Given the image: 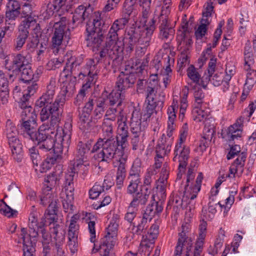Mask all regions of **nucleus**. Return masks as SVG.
<instances>
[{"instance_id": "nucleus-3", "label": "nucleus", "mask_w": 256, "mask_h": 256, "mask_svg": "<svg viewBox=\"0 0 256 256\" xmlns=\"http://www.w3.org/2000/svg\"><path fill=\"white\" fill-rule=\"evenodd\" d=\"M64 60H66V66L60 73V82L62 84V93L56 97L54 102L52 103L55 94L56 86L54 82H50L47 86L46 93L36 103V106L40 108H44L56 104V105L58 106L60 113V119L62 116L60 106L64 104L66 96H72L75 90L76 78L74 72L76 70L77 66L79 65L75 57L72 56V52L66 53L64 56Z\"/></svg>"}, {"instance_id": "nucleus-5", "label": "nucleus", "mask_w": 256, "mask_h": 256, "mask_svg": "<svg viewBox=\"0 0 256 256\" xmlns=\"http://www.w3.org/2000/svg\"><path fill=\"white\" fill-rule=\"evenodd\" d=\"M188 92H183L182 97L179 98L177 95L173 96V102L171 106L168 107L167 114L168 116L167 136L170 138L175 130L176 125L174 123L176 118V112L180 102V110L179 118L182 120L184 116V114L188 108L187 102Z\"/></svg>"}, {"instance_id": "nucleus-7", "label": "nucleus", "mask_w": 256, "mask_h": 256, "mask_svg": "<svg viewBox=\"0 0 256 256\" xmlns=\"http://www.w3.org/2000/svg\"><path fill=\"white\" fill-rule=\"evenodd\" d=\"M118 142L114 140L100 138L94 146L92 152L94 158L99 162L111 160L115 155Z\"/></svg>"}, {"instance_id": "nucleus-56", "label": "nucleus", "mask_w": 256, "mask_h": 256, "mask_svg": "<svg viewBox=\"0 0 256 256\" xmlns=\"http://www.w3.org/2000/svg\"><path fill=\"white\" fill-rule=\"evenodd\" d=\"M146 195L143 196L142 194L140 196H136L130 202L128 209L130 210V211L132 210L138 212V203L144 204L146 200Z\"/></svg>"}, {"instance_id": "nucleus-19", "label": "nucleus", "mask_w": 256, "mask_h": 256, "mask_svg": "<svg viewBox=\"0 0 256 256\" xmlns=\"http://www.w3.org/2000/svg\"><path fill=\"white\" fill-rule=\"evenodd\" d=\"M201 70L193 65H190L186 70V74L192 82L206 88L210 82V78L206 72H204L202 76H201Z\"/></svg>"}, {"instance_id": "nucleus-45", "label": "nucleus", "mask_w": 256, "mask_h": 256, "mask_svg": "<svg viewBox=\"0 0 256 256\" xmlns=\"http://www.w3.org/2000/svg\"><path fill=\"white\" fill-rule=\"evenodd\" d=\"M244 69L248 70L254 63V59L253 56L252 50L249 42L246 44L244 50Z\"/></svg>"}, {"instance_id": "nucleus-61", "label": "nucleus", "mask_w": 256, "mask_h": 256, "mask_svg": "<svg viewBox=\"0 0 256 256\" xmlns=\"http://www.w3.org/2000/svg\"><path fill=\"white\" fill-rule=\"evenodd\" d=\"M218 204H212V202L208 203V214H207L206 210H202V212L204 218L206 220H210L212 218L214 214L216 212V206Z\"/></svg>"}, {"instance_id": "nucleus-39", "label": "nucleus", "mask_w": 256, "mask_h": 256, "mask_svg": "<svg viewBox=\"0 0 256 256\" xmlns=\"http://www.w3.org/2000/svg\"><path fill=\"white\" fill-rule=\"evenodd\" d=\"M225 237V232L220 228L218 234L214 242V245L210 246L208 249V253L212 256H216L220 250L223 245L224 240Z\"/></svg>"}, {"instance_id": "nucleus-52", "label": "nucleus", "mask_w": 256, "mask_h": 256, "mask_svg": "<svg viewBox=\"0 0 256 256\" xmlns=\"http://www.w3.org/2000/svg\"><path fill=\"white\" fill-rule=\"evenodd\" d=\"M160 76L162 77V80L164 86L166 88L171 81L172 78V70L170 65L167 66L164 68L162 70Z\"/></svg>"}, {"instance_id": "nucleus-57", "label": "nucleus", "mask_w": 256, "mask_h": 256, "mask_svg": "<svg viewBox=\"0 0 256 256\" xmlns=\"http://www.w3.org/2000/svg\"><path fill=\"white\" fill-rule=\"evenodd\" d=\"M38 88V84L36 82H34L32 84H29L26 89L24 91L22 98L20 99L23 102L24 100L28 101L29 98L36 92Z\"/></svg>"}, {"instance_id": "nucleus-58", "label": "nucleus", "mask_w": 256, "mask_h": 256, "mask_svg": "<svg viewBox=\"0 0 256 256\" xmlns=\"http://www.w3.org/2000/svg\"><path fill=\"white\" fill-rule=\"evenodd\" d=\"M236 193V192H232L229 196L226 199L224 204H222L220 202L218 203L221 208L224 210V213H227L231 208L234 201V195Z\"/></svg>"}, {"instance_id": "nucleus-35", "label": "nucleus", "mask_w": 256, "mask_h": 256, "mask_svg": "<svg viewBox=\"0 0 256 256\" xmlns=\"http://www.w3.org/2000/svg\"><path fill=\"white\" fill-rule=\"evenodd\" d=\"M62 171L53 172L48 174L45 178V186L44 188V192L51 191L54 187L59 182L60 178Z\"/></svg>"}, {"instance_id": "nucleus-2", "label": "nucleus", "mask_w": 256, "mask_h": 256, "mask_svg": "<svg viewBox=\"0 0 256 256\" xmlns=\"http://www.w3.org/2000/svg\"><path fill=\"white\" fill-rule=\"evenodd\" d=\"M43 108L40 113V120L44 122L50 118V124H44L36 131V118L22 120V128L34 142H36L39 148L50 149L52 146V138L55 137L60 122V113L56 105Z\"/></svg>"}, {"instance_id": "nucleus-40", "label": "nucleus", "mask_w": 256, "mask_h": 256, "mask_svg": "<svg viewBox=\"0 0 256 256\" xmlns=\"http://www.w3.org/2000/svg\"><path fill=\"white\" fill-rule=\"evenodd\" d=\"M166 138V136L163 134L158 140L156 148V156L158 158H162L170 150V146L168 144H165Z\"/></svg>"}, {"instance_id": "nucleus-29", "label": "nucleus", "mask_w": 256, "mask_h": 256, "mask_svg": "<svg viewBox=\"0 0 256 256\" xmlns=\"http://www.w3.org/2000/svg\"><path fill=\"white\" fill-rule=\"evenodd\" d=\"M20 14V5L16 0H10L6 4V21L14 20Z\"/></svg>"}, {"instance_id": "nucleus-42", "label": "nucleus", "mask_w": 256, "mask_h": 256, "mask_svg": "<svg viewBox=\"0 0 256 256\" xmlns=\"http://www.w3.org/2000/svg\"><path fill=\"white\" fill-rule=\"evenodd\" d=\"M136 82V78L134 74H130L126 76L124 78H119L116 82L118 88H122L124 91L126 88L131 86Z\"/></svg>"}, {"instance_id": "nucleus-9", "label": "nucleus", "mask_w": 256, "mask_h": 256, "mask_svg": "<svg viewBox=\"0 0 256 256\" xmlns=\"http://www.w3.org/2000/svg\"><path fill=\"white\" fill-rule=\"evenodd\" d=\"M190 228V224L186 222L182 226V232L179 234L177 246L174 256H189L192 246V241L186 240V234Z\"/></svg>"}, {"instance_id": "nucleus-64", "label": "nucleus", "mask_w": 256, "mask_h": 256, "mask_svg": "<svg viewBox=\"0 0 256 256\" xmlns=\"http://www.w3.org/2000/svg\"><path fill=\"white\" fill-rule=\"evenodd\" d=\"M126 176L125 166L119 165L116 176V182L118 185H122Z\"/></svg>"}, {"instance_id": "nucleus-54", "label": "nucleus", "mask_w": 256, "mask_h": 256, "mask_svg": "<svg viewBox=\"0 0 256 256\" xmlns=\"http://www.w3.org/2000/svg\"><path fill=\"white\" fill-rule=\"evenodd\" d=\"M210 120L204 121V136L210 140L212 138L214 134V124H210Z\"/></svg>"}, {"instance_id": "nucleus-50", "label": "nucleus", "mask_w": 256, "mask_h": 256, "mask_svg": "<svg viewBox=\"0 0 256 256\" xmlns=\"http://www.w3.org/2000/svg\"><path fill=\"white\" fill-rule=\"evenodd\" d=\"M0 212L8 218L13 217L16 215V210L10 207L3 200H0Z\"/></svg>"}, {"instance_id": "nucleus-28", "label": "nucleus", "mask_w": 256, "mask_h": 256, "mask_svg": "<svg viewBox=\"0 0 256 256\" xmlns=\"http://www.w3.org/2000/svg\"><path fill=\"white\" fill-rule=\"evenodd\" d=\"M86 40L87 46L90 47L93 51L98 50L100 47L103 39V35L101 31L92 30L86 32Z\"/></svg>"}, {"instance_id": "nucleus-60", "label": "nucleus", "mask_w": 256, "mask_h": 256, "mask_svg": "<svg viewBox=\"0 0 256 256\" xmlns=\"http://www.w3.org/2000/svg\"><path fill=\"white\" fill-rule=\"evenodd\" d=\"M6 133L8 139L12 138L13 136H17L16 128L10 120L6 122Z\"/></svg>"}, {"instance_id": "nucleus-4", "label": "nucleus", "mask_w": 256, "mask_h": 256, "mask_svg": "<svg viewBox=\"0 0 256 256\" xmlns=\"http://www.w3.org/2000/svg\"><path fill=\"white\" fill-rule=\"evenodd\" d=\"M72 125L70 122L64 124L63 128H58L55 137L52 138V146L50 149L40 148L45 151L53 150L54 155L48 156L40 164V172L42 173L46 172L50 170L56 162L62 160V154L64 148L68 150L70 143Z\"/></svg>"}, {"instance_id": "nucleus-41", "label": "nucleus", "mask_w": 256, "mask_h": 256, "mask_svg": "<svg viewBox=\"0 0 256 256\" xmlns=\"http://www.w3.org/2000/svg\"><path fill=\"white\" fill-rule=\"evenodd\" d=\"M207 224L202 220L200 222L198 228V237L196 240L195 248L202 250L204 244V240L206 234Z\"/></svg>"}, {"instance_id": "nucleus-53", "label": "nucleus", "mask_w": 256, "mask_h": 256, "mask_svg": "<svg viewBox=\"0 0 256 256\" xmlns=\"http://www.w3.org/2000/svg\"><path fill=\"white\" fill-rule=\"evenodd\" d=\"M106 106L100 100L96 104V108L94 110L93 116L92 117L93 124H96L98 120L102 118L104 112V108Z\"/></svg>"}, {"instance_id": "nucleus-38", "label": "nucleus", "mask_w": 256, "mask_h": 256, "mask_svg": "<svg viewBox=\"0 0 256 256\" xmlns=\"http://www.w3.org/2000/svg\"><path fill=\"white\" fill-rule=\"evenodd\" d=\"M89 8H86L84 6H80L75 10L73 14L72 20L74 23L80 24L90 14Z\"/></svg>"}, {"instance_id": "nucleus-23", "label": "nucleus", "mask_w": 256, "mask_h": 256, "mask_svg": "<svg viewBox=\"0 0 256 256\" xmlns=\"http://www.w3.org/2000/svg\"><path fill=\"white\" fill-rule=\"evenodd\" d=\"M140 168L138 165L136 166L134 164L132 166L130 174V182L128 186V192L130 194H136V196H140L138 190L140 188V179L138 172Z\"/></svg>"}, {"instance_id": "nucleus-14", "label": "nucleus", "mask_w": 256, "mask_h": 256, "mask_svg": "<svg viewBox=\"0 0 256 256\" xmlns=\"http://www.w3.org/2000/svg\"><path fill=\"white\" fill-rule=\"evenodd\" d=\"M66 19L64 17L62 18L59 22L54 23L50 22L48 30H49L51 28H52L54 30L52 39V45L54 48L58 49L62 44L64 38H66Z\"/></svg>"}, {"instance_id": "nucleus-62", "label": "nucleus", "mask_w": 256, "mask_h": 256, "mask_svg": "<svg viewBox=\"0 0 256 256\" xmlns=\"http://www.w3.org/2000/svg\"><path fill=\"white\" fill-rule=\"evenodd\" d=\"M164 6L162 7L160 19H162L163 23L166 21V17L170 12V6L171 4V0H163Z\"/></svg>"}, {"instance_id": "nucleus-30", "label": "nucleus", "mask_w": 256, "mask_h": 256, "mask_svg": "<svg viewBox=\"0 0 256 256\" xmlns=\"http://www.w3.org/2000/svg\"><path fill=\"white\" fill-rule=\"evenodd\" d=\"M8 140L14 158L17 162H20L22 158V148L20 140L17 136H13Z\"/></svg>"}, {"instance_id": "nucleus-21", "label": "nucleus", "mask_w": 256, "mask_h": 256, "mask_svg": "<svg viewBox=\"0 0 256 256\" xmlns=\"http://www.w3.org/2000/svg\"><path fill=\"white\" fill-rule=\"evenodd\" d=\"M127 118L122 111L119 112L118 117V136L116 140L118 143L128 142V126L127 125Z\"/></svg>"}, {"instance_id": "nucleus-33", "label": "nucleus", "mask_w": 256, "mask_h": 256, "mask_svg": "<svg viewBox=\"0 0 256 256\" xmlns=\"http://www.w3.org/2000/svg\"><path fill=\"white\" fill-rule=\"evenodd\" d=\"M108 176L105 178L104 181L103 186L100 184L96 183L89 191L90 198L92 199L97 198L101 192L106 190H108L112 185L113 182L110 180H108Z\"/></svg>"}, {"instance_id": "nucleus-44", "label": "nucleus", "mask_w": 256, "mask_h": 256, "mask_svg": "<svg viewBox=\"0 0 256 256\" xmlns=\"http://www.w3.org/2000/svg\"><path fill=\"white\" fill-rule=\"evenodd\" d=\"M28 221H29V227L30 228L31 230L30 232V234L26 233L28 234L32 235L34 234V232L35 231L36 232L37 234H38V220H37V212H36V210L35 209V208L34 206H32V210L30 212V216L28 218Z\"/></svg>"}, {"instance_id": "nucleus-34", "label": "nucleus", "mask_w": 256, "mask_h": 256, "mask_svg": "<svg viewBox=\"0 0 256 256\" xmlns=\"http://www.w3.org/2000/svg\"><path fill=\"white\" fill-rule=\"evenodd\" d=\"M154 212L151 207H147L143 218L141 219L140 222L135 227L134 226L133 232L136 234H140L148 227V220H150L153 216Z\"/></svg>"}, {"instance_id": "nucleus-32", "label": "nucleus", "mask_w": 256, "mask_h": 256, "mask_svg": "<svg viewBox=\"0 0 256 256\" xmlns=\"http://www.w3.org/2000/svg\"><path fill=\"white\" fill-rule=\"evenodd\" d=\"M244 119V117H240L234 124L228 128L227 135L230 140H234L240 136L242 130Z\"/></svg>"}, {"instance_id": "nucleus-27", "label": "nucleus", "mask_w": 256, "mask_h": 256, "mask_svg": "<svg viewBox=\"0 0 256 256\" xmlns=\"http://www.w3.org/2000/svg\"><path fill=\"white\" fill-rule=\"evenodd\" d=\"M68 0H55L52 2H50L47 6L46 13L48 16H52L55 12L61 10L62 12L68 11L72 6Z\"/></svg>"}, {"instance_id": "nucleus-48", "label": "nucleus", "mask_w": 256, "mask_h": 256, "mask_svg": "<svg viewBox=\"0 0 256 256\" xmlns=\"http://www.w3.org/2000/svg\"><path fill=\"white\" fill-rule=\"evenodd\" d=\"M36 24V20L32 16H28L27 18L22 21L18 27L19 32L26 33L28 35L29 32L28 29L30 28H33Z\"/></svg>"}, {"instance_id": "nucleus-18", "label": "nucleus", "mask_w": 256, "mask_h": 256, "mask_svg": "<svg viewBox=\"0 0 256 256\" xmlns=\"http://www.w3.org/2000/svg\"><path fill=\"white\" fill-rule=\"evenodd\" d=\"M124 94L125 91L122 88H118L116 84L115 88L108 94L107 92H104L102 94V97L99 100L106 106H112L116 104L119 106L121 105L122 100L124 99Z\"/></svg>"}, {"instance_id": "nucleus-47", "label": "nucleus", "mask_w": 256, "mask_h": 256, "mask_svg": "<svg viewBox=\"0 0 256 256\" xmlns=\"http://www.w3.org/2000/svg\"><path fill=\"white\" fill-rule=\"evenodd\" d=\"M246 78L244 86V90H250L256 82V70H252L250 66L248 70H246Z\"/></svg>"}, {"instance_id": "nucleus-22", "label": "nucleus", "mask_w": 256, "mask_h": 256, "mask_svg": "<svg viewBox=\"0 0 256 256\" xmlns=\"http://www.w3.org/2000/svg\"><path fill=\"white\" fill-rule=\"evenodd\" d=\"M203 177L202 173H200L196 179V184H190V186L186 184L184 187V196L182 199V202H186L187 200H194L196 196L198 193L200 192L202 180Z\"/></svg>"}, {"instance_id": "nucleus-10", "label": "nucleus", "mask_w": 256, "mask_h": 256, "mask_svg": "<svg viewBox=\"0 0 256 256\" xmlns=\"http://www.w3.org/2000/svg\"><path fill=\"white\" fill-rule=\"evenodd\" d=\"M30 63L28 58L21 54L8 56L4 62L6 69L12 72L15 76L19 74L22 69L28 66Z\"/></svg>"}, {"instance_id": "nucleus-31", "label": "nucleus", "mask_w": 256, "mask_h": 256, "mask_svg": "<svg viewBox=\"0 0 256 256\" xmlns=\"http://www.w3.org/2000/svg\"><path fill=\"white\" fill-rule=\"evenodd\" d=\"M176 40L178 48L182 51H188L193 43L190 34L178 32Z\"/></svg>"}, {"instance_id": "nucleus-26", "label": "nucleus", "mask_w": 256, "mask_h": 256, "mask_svg": "<svg viewBox=\"0 0 256 256\" xmlns=\"http://www.w3.org/2000/svg\"><path fill=\"white\" fill-rule=\"evenodd\" d=\"M102 15V12L98 11L94 12L92 14L87 23L86 28V32L102 30V26L104 24V21L103 20Z\"/></svg>"}, {"instance_id": "nucleus-13", "label": "nucleus", "mask_w": 256, "mask_h": 256, "mask_svg": "<svg viewBox=\"0 0 256 256\" xmlns=\"http://www.w3.org/2000/svg\"><path fill=\"white\" fill-rule=\"evenodd\" d=\"M190 148L182 143L177 142L174 148V156L173 160L178 164V178H180L184 172L189 158Z\"/></svg>"}, {"instance_id": "nucleus-51", "label": "nucleus", "mask_w": 256, "mask_h": 256, "mask_svg": "<svg viewBox=\"0 0 256 256\" xmlns=\"http://www.w3.org/2000/svg\"><path fill=\"white\" fill-rule=\"evenodd\" d=\"M154 107L155 106H154L152 104H150L148 102V104L147 106L146 110L142 116L140 112H139L140 116V119L141 120V124L142 127H143L144 124L145 126V127L146 126V121L150 118L152 115L155 111ZM138 112L140 111L138 110Z\"/></svg>"}, {"instance_id": "nucleus-25", "label": "nucleus", "mask_w": 256, "mask_h": 256, "mask_svg": "<svg viewBox=\"0 0 256 256\" xmlns=\"http://www.w3.org/2000/svg\"><path fill=\"white\" fill-rule=\"evenodd\" d=\"M50 230L52 234V237L54 239L53 242H55L58 254L62 256L64 254L61 246L64 240V232L61 226L54 223L53 224V227L51 228Z\"/></svg>"}, {"instance_id": "nucleus-36", "label": "nucleus", "mask_w": 256, "mask_h": 256, "mask_svg": "<svg viewBox=\"0 0 256 256\" xmlns=\"http://www.w3.org/2000/svg\"><path fill=\"white\" fill-rule=\"evenodd\" d=\"M118 146H120V149L116 152V158L119 162L120 165L125 166V163L128 160L130 151L128 148V142L118 143Z\"/></svg>"}, {"instance_id": "nucleus-16", "label": "nucleus", "mask_w": 256, "mask_h": 256, "mask_svg": "<svg viewBox=\"0 0 256 256\" xmlns=\"http://www.w3.org/2000/svg\"><path fill=\"white\" fill-rule=\"evenodd\" d=\"M140 117V116L138 111L136 110L133 111L130 125L131 132L134 136L131 140L133 150L138 149L139 142L138 137L142 134L145 128L144 124L143 127L142 126Z\"/></svg>"}, {"instance_id": "nucleus-6", "label": "nucleus", "mask_w": 256, "mask_h": 256, "mask_svg": "<svg viewBox=\"0 0 256 256\" xmlns=\"http://www.w3.org/2000/svg\"><path fill=\"white\" fill-rule=\"evenodd\" d=\"M118 215L113 216L106 229V234L100 245L99 252L101 256H110L117 242L119 222Z\"/></svg>"}, {"instance_id": "nucleus-8", "label": "nucleus", "mask_w": 256, "mask_h": 256, "mask_svg": "<svg viewBox=\"0 0 256 256\" xmlns=\"http://www.w3.org/2000/svg\"><path fill=\"white\" fill-rule=\"evenodd\" d=\"M74 172L72 170L66 172L64 182V190L66 198L62 200L63 208L65 212L72 214L74 211L73 201L74 199Z\"/></svg>"}, {"instance_id": "nucleus-12", "label": "nucleus", "mask_w": 256, "mask_h": 256, "mask_svg": "<svg viewBox=\"0 0 256 256\" xmlns=\"http://www.w3.org/2000/svg\"><path fill=\"white\" fill-rule=\"evenodd\" d=\"M40 204L46 206L49 204L48 210L44 214L45 218L50 220V222H54L56 219L57 199L54 194L50 191L44 192L42 190V195L40 198Z\"/></svg>"}, {"instance_id": "nucleus-17", "label": "nucleus", "mask_w": 256, "mask_h": 256, "mask_svg": "<svg viewBox=\"0 0 256 256\" xmlns=\"http://www.w3.org/2000/svg\"><path fill=\"white\" fill-rule=\"evenodd\" d=\"M16 78V76L0 70V98L2 104H6L9 96V85Z\"/></svg>"}, {"instance_id": "nucleus-15", "label": "nucleus", "mask_w": 256, "mask_h": 256, "mask_svg": "<svg viewBox=\"0 0 256 256\" xmlns=\"http://www.w3.org/2000/svg\"><path fill=\"white\" fill-rule=\"evenodd\" d=\"M36 236L37 233L35 231L33 234L30 235L26 233V228L21 229L20 232L16 240L18 244H22L24 256H34V255L35 251L34 246L36 241Z\"/></svg>"}, {"instance_id": "nucleus-20", "label": "nucleus", "mask_w": 256, "mask_h": 256, "mask_svg": "<svg viewBox=\"0 0 256 256\" xmlns=\"http://www.w3.org/2000/svg\"><path fill=\"white\" fill-rule=\"evenodd\" d=\"M90 148L86 144H82L79 146L78 154L74 164V166L78 170L80 173L86 174L88 170L90 164L86 154L88 152Z\"/></svg>"}, {"instance_id": "nucleus-43", "label": "nucleus", "mask_w": 256, "mask_h": 256, "mask_svg": "<svg viewBox=\"0 0 256 256\" xmlns=\"http://www.w3.org/2000/svg\"><path fill=\"white\" fill-rule=\"evenodd\" d=\"M26 102L27 101L26 100H24V102L22 101L21 100L20 102V106L21 108L22 109L21 114L22 120H25L28 118H36V116L34 113L32 108L27 105L26 103Z\"/></svg>"}, {"instance_id": "nucleus-55", "label": "nucleus", "mask_w": 256, "mask_h": 256, "mask_svg": "<svg viewBox=\"0 0 256 256\" xmlns=\"http://www.w3.org/2000/svg\"><path fill=\"white\" fill-rule=\"evenodd\" d=\"M78 234H74L70 233L68 234V246L72 254H74L76 253L78 248Z\"/></svg>"}, {"instance_id": "nucleus-63", "label": "nucleus", "mask_w": 256, "mask_h": 256, "mask_svg": "<svg viewBox=\"0 0 256 256\" xmlns=\"http://www.w3.org/2000/svg\"><path fill=\"white\" fill-rule=\"evenodd\" d=\"M28 36L24 32H19V34L15 40L14 46L16 49L18 50L22 48L25 44Z\"/></svg>"}, {"instance_id": "nucleus-49", "label": "nucleus", "mask_w": 256, "mask_h": 256, "mask_svg": "<svg viewBox=\"0 0 256 256\" xmlns=\"http://www.w3.org/2000/svg\"><path fill=\"white\" fill-rule=\"evenodd\" d=\"M193 118L194 120L200 122L204 120H210L207 119L208 114V112L202 110L200 106H194L192 110Z\"/></svg>"}, {"instance_id": "nucleus-59", "label": "nucleus", "mask_w": 256, "mask_h": 256, "mask_svg": "<svg viewBox=\"0 0 256 256\" xmlns=\"http://www.w3.org/2000/svg\"><path fill=\"white\" fill-rule=\"evenodd\" d=\"M207 24H208V20L202 18V24L198 26L195 32V36L197 39H200L205 35L207 30Z\"/></svg>"}, {"instance_id": "nucleus-24", "label": "nucleus", "mask_w": 256, "mask_h": 256, "mask_svg": "<svg viewBox=\"0 0 256 256\" xmlns=\"http://www.w3.org/2000/svg\"><path fill=\"white\" fill-rule=\"evenodd\" d=\"M246 158L245 156L238 158L230 166L226 177L232 180L240 178L244 172Z\"/></svg>"}, {"instance_id": "nucleus-46", "label": "nucleus", "mask_w": 256, "mask_h": 256, "mask_svg": "<svg viewBox=\"0 0 256 256\" xmlns=\"http://www.w3.org/2000/svg\"><path fill=\"white\" fill-rule=\"evenodd\" d=\"M90 114L82 110L80 116V123L82 129L88 130L92 126L93 120L92 118H90Z\"/></svg>"}, {"instance_id": "nucleus-37", "label": "nucleus", "mask_w": 256, "mask_h": 256, "mask_svg": "<svg viewBox=\"0 0 256 256\" xmlns=\"http://www.w3.org/2000/svg\"><path fill=\"white\" fill-rule=\"evenodd\" d=\"M210 81L216 86L222 85L224 92H226L228 89L229 82L226 81L224 74L223 72L214 74L212 76H210Z\"/></svg>"}, {"instance_id": "nucleus-11", "label": "nucleus", "mask_w": 256, "mask_h": 256, "mask_svg": "<svg viewBox=\"0 0 256 256\" xmlns=\"http://www.w3.org/2000/svg\"><path fill=\"white\" fill-rule=\"evenodd\" d=\"M98 60L97 59H90L88 60L86 66L84 68L83 72L80 73L84 76H88L92 81L96 78L98 72V68L97 67ZM90 80H89L88 82L82 86V89L80 90L78 95L77 96V99L82 100L86 95V91L90 87Z\"/></svg>"}, {"instance_id": "nucleus-1", "label": "nucleus", "mask_w": 256, "mask_h": 256, "mask_svg": "<svg viewBox=\"0 0 256 256\" xmlns=\"http://www.w3.org/2000/svg\"><path fill=\"white\" fill-rule=\"evenodd\" d=\"M140 6L142 8V17L140 21V24L138 26V32L131 28L128 32L127 35L124 38L118 37V32L123 28L127 22L125 18L117 19L114 21L107 34L106 46L100 52V56H106L112 58L121 54L124 48L127 54H130L134 50L136 42L144 46L141 47L144 52L146 48L149 45L151 36L155 29V21L152 19L146 24V18L150 9L152 0H138Z\"/></svg>"}]
</instances>
